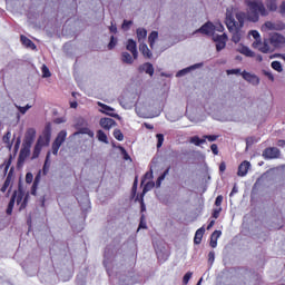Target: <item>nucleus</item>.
Instances as JSON below:
<instances>
[{"mask_svg": "<svg viewBox=\"0 0 285 285\" xmlns=\"http://www.w3.org/2000/svg\"><path fill=\"white\" fill-rule=\"evenodd\" d=\"M236 19L237 20H235V16H233V12H230V10H227L225 18L227 30L232 32V41L234 43H239V41H242V28H244L246 13L242 11L237 12Z\"/></svg>", "mask_w": 285, "mask_h": 285, "instance_id": "f257e3e1", "label": "nucleus"}, {"mask_svg": "<svg viewBox=\"0 0 285 285\" xmlns=\"http://www.w3.org/2000/svg\"><path fill=\"white\" fill-rule=\"evenodd\" d=\"M245 3L248 8L247 19L248 21H253V23H257L261 17H268V10L264 6V1L262 0H245Z\"/></svg>", "mask_w": 285, "mask_h": 285, "instance_id": "f03ea898", "label": "nucleus"}, {"mask_svg": "<svg viewBox=\"0 0 285 285\" xmlns=\"http://www.w3.org/2000/svg\"><path fill=\"white\" fill-rule=\"evenodd\" d=\"M30 199V194H26L23 191V187L19 186L18 190H14L11 199L7 207V215H12V210H14V203L17 202V205L20 206L19 210H24V208L28 207V202Z\"/></svg>", "mask_w": 285, "mask_h": 285, "instance_id": "7ed1b4c3", "label": "nucleus"}, {"mask_svg": "<svg viewBox=\"0 0 285 285\" xmlns=\"http://www.w3.org/2000/svg\"><path fill=\"white\" fill-rule=\"evenodd\" d=\"M30 199V194H26L23 191V187L19 186L18 190H14L11 199L7 207V215H12V210H14V203L17 202V205L20 206L19 210H24V208L28 207V202Z\"/></svg>", "mask_w": 285, "mask_h": 285, "instance_id": "20e7f679", "label": "nucleus"}, {"mask_svg": "<svg viewBox=\"0 0 285 285\" xmlns=\"http://www.w3.org/2000/svg\"><path fill=\"white\" fill-rule=\"evenodd\" d=\"M52 137V125L48 122L42 131V135L38 138L37 144L40 146H49Z\"/></svg>", "mask_w": 285, "mask_h": 285, "instance_id": "39448f33", "label": "nucleus"}, {"mask_svg": "<svg viewBox=\"0 0 285 285\" xmlns=\"http://www.w3.org/2000/svg\"><path fill=\"white\" fill-rule=\"evenodd\" d=\"M67 137H68V131L61 130L60 132H58L51 146L52 155H59V149L63 145V141H66Z\"/></svg>", "mask_w": 285, "mask_h": 285, "instance_id": "423d86ee", "label": "nucleus"}, {"mask_svg": "<svg viewBox=\"0 0 285 285\" xmlns=\"http://www.w3.org/2000/svg\"><path fill=\"white\" fill-rule=\"evenodd\" d=\"M269 43L273 48H284L285 37L281 33L274 32L269 35Z\"/></svg>", "mask_w": 285, "mask_h": 285, "instance_id": "0eeeda50", "label": "nucleus"}, {"mask_svg": "<svg viewBox=\"0 0 285 285\" xmlns=\"http://www.w3.org/2000/svg\"><path fill=\"white\" fill-rule=\"evenodd\" d=\"M213 39L216 43L217 52H222V50L226 48V41H228V36L226 33L217 35V36H214Z\"/></svg>", "mask_w": 285, "mask_h": 285, "instance_id": "6e6552de", "label": "nucleus"}, {"mask_svg": "<svg viewBox=\"0 0 285 285\" xmlns=\"http://www.w3.org/2000/svg\"><path fill=\"white\" fill-rule=\"evenodd\" d=\"M282 153L279 149H277V147H268L263 151L264 159H279Z\"/></svg>", "mask_w": 285, "mask_h": 285, "instance_id": "1a4fd4ad", "label": "nucleus"}, {"mask_svg": "<svg viewBox=\"0 0 285 285\" xmlns=\"http://www.w3.org/2000/svg\"><path fill=\"white\" fill-rule=\"evenodd\" d=\"M97 105L99 106L100 112H102L104 115H108L109 117H114V119H119V115L115 112V108L98 101Z\"/></svg>", "mask_w": 285, "mask_h": 285, "instance_id": "9d476101", "label": "nucleus"}, {"mask_svg": "<svg viewBox=\"0 0 285 285\" xmlns=\"http://www.w3.org/2000/svg\"><path fill=\"white\" fill-rule=\"evenodd\" d=\"M196 32H199L200 35H207L210 37V35H215V24L213 22L208 21L205 24H203Z\"/></svg>", "mask_w": 285, "mask_h": 285, "instance_id": "9b49d317", "label": "nucleus"}, {"mask_svg": "<svg viewBox=\"0 0 285 285\" xmlns=\"http://www.w3.org/2000/svg\"><path fill=\"white\" fill-rule=\"evenodd\" d=\"M252 46L253 48H255L256 50H259V52H263L264 55L271 52V46L266 41L264 42H262V40L254 41Z\"/></svg>", "mask_w": 285, "mask_h": 285, "instance_id": "f8f14e48", "label": "nucleus"}, {"mask_svg": "<svg viewBox=\"0 0 285 285\" xmlns=\"http://www.w3.org/2000/svg\"><path fill=\"white\" fill-rule=\"evenodd\" d=\"M240 75L245 81H248V83H253V86H259V77L248 71H243Z\"/></svg>", "mask_w": 285, "mask_h": 285, "instance_id": "ddd939ff", "label": "nucleus"}, {"mask_svg": "<svg viewBox=\"0 0 285 285\" xmlns=\"http://www.w3.org/2000/svg\"><path fill=\"white\" fill-rule=\"evenodd\" d=\"M248 170H250V161L244 160L238 166V171H237L238 177H246V175H248Z\"/></svg>", "mask_w": 285, "mask_h": 285, "instance_id": "4468645a", "label": "nucleus"}, {"mask_svg": "<svg viewBox=\"0 0 285 285\" xmlns=\"http://www.w3.org/2000/svg\"><path fill=\"white\" fill-rule=\"evenodd\" d=\"M35 137H37V130H35V128H29L24 135V144L28 147L32 146V141H35Z\"/></svg>", "mask_w": 285, "mask_h": 285, "instance_id": "2eb2a0df", "label": "nucleus"}, {"mask_svg": "<svg viewBox=\"0 0 285 285\" xmlns=\"http://www.w3.org/2000/svg\"><path fill=\"white\" fill-rule=\"evenodd\" d=\"M126 48L129 52H131L134 59H137V57H139V52L137 51V41H135L134 39H128Z\"/></svg>", "mask_w": 285, "mask_h": 285, "instance_id": "dca6fc26", "label": "nucleus"}, {"mask_svg": "<svg viewBox=\"0 0 285 285\" xmlns=\"http://www.w3.org/2000/svg\"><path fill=\"white\" fill-rule=\"evenodd\" d=\"M139 72H146V75H149V77H153L155 75V67H153V63L145 62L138 68Z\"/></svg>", "mask_w": 285, "mask_h": 285, "instance_id": "f3484780", "label": "nucleus"}, {"mask_svg": "<svg viewBox=\"0 0 285 285\" xmlns=\"http://www.w3.org/2000/svg\"><path fill=\"white\" fill-rule=\"evenodd\" d=\"M117 122L112 118H101L100 119V126L104 128V130H110L112 126H115Z\"/></svg>", "mask_w": 285, "mask_h": 285, "instance_id": "a211bd4d", "label": "nucleus"}, {"mask_svg": "<svg viewBox=\"0 0 285 285\" xmlns=\"http://www.w3.org/2000/svg\"><path fill=\"white\" fill-rule=\"evenodd\" d=\"M139 51L141 52L142 57H145V59H153V51H150L148 45L140 42Z\"/></svg>", "mask_w": 285, "mask_h": 285, "instance_id": "6ab92c4d", "label": "nucleus"}, {"mask_svg": "<svg viewBox=\"0 0 285 285\" xmlns=\"http://www.w3.org/2000/svg\"><path fill=\"white\" fill-rule=\"evenodd\" d=\"M206 233V228L200 227L196 230L194 237V244L199 245L202 244V239H204V234Z\"/></svg>", "mask_w": 285, "mask_h": 285, "instance_id": "aec40b11", "label": "nucleus"}, {"mask_svg": "<svg viewBox=\"0 0 285 285\" xmlns=\"http://www.w3.org/2000/svg\"><path fill=\"white\" fill-rule=\"evenodd\" d=\"M30 156V147H24L20 150L18 164H21L22 161H26V158Z\"/></svg>", "mask_w": 285, "mask_h": 285, "instance_id": "412c9836", "label": "nucleus"}, {"mask_svg": "<svg viewBox=\"0 0 285 285\" xmlns=\"http://www.w3.org/2000/svg\"><path fill=\"white\" fill-rule=\"evenodd\" d=\"M202 65L199 63H196V65H193L190 67H187L183 70H179L177 73H176V77H184L185 75H188V72H190V70H195L196 68H200Z\"/></svg>", "mask_w": 285, "mask_h": 285, "instance_id": "4be33fe9", "label": "nucleus"}, {"mask_svg": "<svg viewBox=\"0 0 285 285\" xmlns=\"http://www.w3.org/2000/svg\"><path fill=\"white\" fill-rule=\"evenodd\" d=\"M12 170H13V168L10 169V171H9V174H8L6 180H4V183H3V185L0 189L1 193H6V190H8V188L10 187V184L12 181Z\"/></svg>", "mask_w": 285, "mask_h": 285, "instance_id": "5701e85b", "label": "nucleus"}, {"mask_svg": "<svg viewBox=\"0 0 285 285\" xmlns=\"http://www.w3.org/2000/svg\"><path fill=\"white\" fill-rule=\"evenodd\" d=\"M137 39L138 42L141 43L147 37H148V31L145 28H138L136 30Z\"/></svg>", "mask_w": 285, "mask_h": 285, "instance_id": "b1692460", "label": "nucleus"}, {"mask_svg": "<svg viewBox=\"0 0 285 285\" xmlns=\"http://www.w3.org/2000/svg\"><path fill=\"white\" fill-rule=\"evenodd\" d=\"M20 41L22 46H24L26 48H32V49L37 48V46H35V42H32V40H30L26 36H20Z\"/></svg>", "mask_w": 285, "mask_h": 285, "instance_id": "393cba45", "label": "nucleus"}, {"mask_svg": "<svg viewBox=\"0 0 285 285\" xmlns=\"http://www.w3.org/2000/svg\"><path fill=\"white\" fill-rule=\"evenodd\" d=\"M156 39H159V32L151 31L150 35L148 36V43L151 49L155 48Z\"/></svg>", "mask_w": 285, "mask_h": 285, "instance_id": "a878e982", "label": "nucleus"}, {"mask_svg": "<svg viewBox=\"0 0 285 285\" xmlns=\"http://www.w3.org/2000/svg\"><path fill=\"white\" fill-rule=\"evenodd\" d=\"M75 136L77 135H88V137H95V132L90 130L88 127H82L78 131L73 134Z\"/></svg>", "mask_w": 285, "mask_h": 285, "instance_id": "bb28decb", "label": "nucleus"}, {"mask_svg": "<svg viewBox=\"0 0 285 285\" xmlns=\"http://www.w3.org/2000/svg\"><path fill=\"white\" fill-rule=\"evenodd\" d=\"M238 52H240V55H244L245 57H255V52L246 46L240 47L238 49Z\"/></svg>", "mask_w": 285, "mask_h": 285, "instance_id": "cd10ccee", "label": "nucleus"}, {"mask_svg": "<svg viewBox=\"0 0 285 285\" xmlns=\"http://www.w3.org/2000/svg\"><path fill=\"white\" fill-rule=\"evenodd\" d=\"M11 137H12V132L10 131H7L6 135L2 137L3 144L7 145V148L9 150H12V142L10 141Z\"/></svg>", "mask_w": 285, "mask_h": 285, "instance_id": "c85d7f7f", "label": "nucleus"}, {"mask_svg": "<svg viewBox=\"0 0 285 285\" xmlns=\"http://www.w3.org/2000/svg\"><path fill=\"white\" fill-rule=\"evenodd\" d=\"M265 6L269 10V12L277 11V0H266Z\"/></svg>", "mask_w": 285, "mask_h": 285, "instance_id": "c756f323", "label": "nucleus"}, {"mask_svg": "<svg viewBox=\"0 0 285 285\" xmlns=\"http://www.w3.org/2000/svg\"><path fill=\"white\" fill-rule=\"evenodd\" d=\"M121 61H122V63L132 65L135 59L132 58V56H130V53L125 51L121 53Z\"/></svg>", "mask_w": 285, "mask_h": 285, "instance_id": "7c9ffc66", "label": "nucleus"}, {"mask_svg": "<svg viewBox=\"0 0 285 285\" xmlns=\"http://www.w3.org/2000/svg\"><path fill=\"white\" fill-rule=\"evenodd\" d=\"M97 138L98 141H102V144H108V136L106 135V132H104V130L99 129L97 131Z\"/></svg>", "mask_w": 285, "mask_h": 285, "instance_id": "2f4dec72", "label": "nucleus"}, {"mask_svg": "<svg viewBox=\"0 0 285 285\" xmlns=\"http://www.w3.org/2000/svg\"><path fill=\"white\" fill-rule=\"evenodd\" d=\"M271 67L273 70H276V72H284V67H282V62L275 60L272 62Z\"/></svg>", "mask_w": 285, "mask_h": 285, "instance_id": "473e14b6", "label": "nucleus"}, {"mask_svg": "<svg viewBox=\"0 0 285 285\" xmlns=\"http://www.w3.org/2000/svg\"><path fill=\"white\" fill-rule=\"evenodd\" d=\"M42 148H43V146L39 145L38 142L36 144V146L33 148V154H32L33 159H37V157H39V155H41Z\"/></svg>", "mask_w": 285, "mask_h": 285, "instance_id": "72a5a7b5", "label": "nucleus"}, {"mask_svg": "<svg viewBox=\"0 0 285 285\" xmlns=\"http://www.w3.org/2000/svg\"><path fill=\"white\" fill-rule=\"evenodd\" d=\"M114 137L117 141H124V132H121V129H115Z\"/></svg>", "mask_w": 285, "mask_h": 285, "instance_id": "f704fd0d", "label": "nucleus"}, {"mask_svg": "<svg viewBox=\"0 0 285 285\" xmlns=\"http://www.w3.org/2000/svg\"><path fill=\"white\" fill-rule=\"evenodd\" d=\"M141 228H144V229L148 228V225L146 224V215H144V214L140 216V223L138 226V230H141Z\"/></svg>", "mask_w": 285, "mask_h": 285, "instance_id": "c9c22d12", "label": "nucleus"}, {"mask_svg": "<svg viewBox=\"0 0 285 285\" xmlns=\"http://www.w3.org/2000/svg\"><path fill=\"white\" fill-rule=\"evenodd\" d=\"M48 159H50V154H48L46 157V161L42 168L43 175H48V171L50 170V165H48Z\"/></svg>", "mask_w": 285, "mask_h": 285, "instance_id": "e433bc0d", "label": "nucleus"}, {"mask_svg": "<svg viewBox=\"0 0 285 285\" xmlns=\"http://www.w3.org/2000/svg\"><path fill=\"white\" fill-rule=\"evenodd\" d=\"M116 46H117V38H115V36H111L107 48L108 50H112Z\"/></svg>", "mask_w": 285, "mask_h": 285, "instance_id": "4c0bfd02", "label": "nucleus"}, {"mask_svg": "<svg viewBox=\"0 0 285 285\" xmlns=\"http://www.w3.org/2000/svg\"><path fill=\"white\" fill-rule=\"evenodd\" d=\"M41 70H42V77L48 78L52 76V73L50 72V69L46 65L42 66Z\"/></svg>", "mask_w": 285, "mask_h": 285, "instance_id": "58836bf2", "label": "nucleus"}, {"mask_svg": "<svg viewBox=\"0 0 285 285\" xmlns=\"http://www.w3.org/2000/svg\"><path fill=\"white\" fill-rule=\"evenodd\" d=\"M156 139H157V148H161V146H164V134H157Z\"/></svg>", "mask_w": 285, "mask_h": 285, "instance_id": "ea45409f", "label": "nucleus"}, {"mask_svg": "<svg viewBox=\"0 0 285 285\" xmlns=\"http://www.w3.org/2000/svg\"><path fill=\"white\" fill-rule=\"evenodd\" d=\"M193 277V272H187L183 277V284L187 285L188 282H190V278Z\"/></svg>", "mask_w": 285, "mask_h": 285, "instance_id": "a19ab883", "label": "nucleus"}, {"mask_svg": "<svg viewBox=\"0 0 285 285\" xmlns=\"http://www.w3.org/2000/svg\"><path fill=\"white\" fill-rule=\"evenodd\" d=\"M249 35L253 36V38L255 39V41H262V36L259 35V31H257V30H252V31H249Z\"/></svg>", "mask_w": 285, "mask_h": 285, "instance_id": "79ce46f5", "label": "nucleus"}, {"mask_svg": "<svg viewBox=\"0 0 285 285\" xmlns=\"http://www.w3.org/2000/svg\"><path fill=\"white\" fill-rule=\"evenodd\" d=\"M132 26V20H124L122 22V30H130V27Z\"/></svg>", "mask_w": 285, "mask_h": 285, "instance_id": "37998d69", "label": "nucleus"}, {"mask_svg": "<svg viewBox=\"0 0 285 285\" xmlns=\"http://www.w3.org/2000/svg\"><path fill=\"white\" fill-rule=\"evenodd\" d=\"M263 75L269 79V81H275V76L272 71L263 70Z\"/></svg>", "mask_w": 285, "mask_h": 285, "instance_id": "c03bdc74", "label": "nucleus"}, {"mask_svg": "<svg viewBox=\"0 0 285 285\" xmlns=\"http://www.w3.org/2000/svg\"><path fill=\"white\" fill-rule=\"evenodd\" d=\"M17 108H18L19 112H21V115H26V112H28V110H30V108H32V106H30V105H27L24 107L19 106Z\"/></svg>", "mask_w": 285, "mask_h": 285, "instance_id": "a18cd8bd", "label": "nucleus"}, {"mask_svg": "<svg viewBox=\"0 0 285 285\" xmlns=\"http://www.w3.org/2000/svg\"><path fill=\"white\" fill-rule=\"evenodd\" d=\"M120 153H121V155H122L125 161L130 160V155H128V151H126V148L120 147Z\"/></svg>", "mask_w": 285, "mask_h": 285, "instance_id": "49530a36", "label": "nucleus"}, {"mask_svg": "<svg viewBox=\"0 0 285 285\" xmlns=\"http://www.w3.org/2000/svg\"><path fill=\"white\" fill-rule=\"evenodd\" d=\"M138 184H139V180H138V178L136 176V178L134 180V184H132V187H131V193H132L134 196L137 195V185Z\"/></svg>", "mask_w": 285, "mask_h": 285, "instance_id": "de8ad7c7", "label": "nucleus"}, {"mask_svg": "<svg viewBox=\"0 0 285 285\" xmlns=\"http://www.w3.org/2000/svg\"><path fill=\"white\" fill-rule=\"evenodd\" d=\"M220 213H222V207H218V208L213 210L212 217H214V219H219V214Z\"/></svg>", "mask_w": 285, "mask_h": 285, "instance_id": "09e8293b", "label": "nucleus"}, {"mask_svg": "<svg viewBox=\"0 0 285 285\" xmlns=\"http://www.w3.org/2000/svg\"><path fill=\"white\" fill-rule=\"evenodd\" d=\"M204 139H208L209 141H217V139H219V136H217V135H205Z\"/></svg>", "mask_w": 285, "mask_h": 285, "instance_id": "8fccbe9b", "label": "nucleus"}, {"mask_svg": "<svg viewBox=\"0 0 285 285\" xmlns=\"http://www.w3.org/2000/svg\"><path fill=\"white\" fill-rule=\"evenodd\" d=\"M223 202H224V196L218 195L215 200V206L217 207L222 206Z\"/></svg>", "mask_w": 285, "mask_h": 285, "instance_id": "3c124183", "label": "nucleus"}, {"mask_svg": "<svg viewBox=\"0 0 285 285\" xmlns=\"http://www.w3.org/2000/svg\"><path fill=\"white\" fill-rule=\"evenodd\" d=\"M226 72L227 75H242V69H229Z\"/></svg>", "mask_w": 285, "mask_h": 285, "instance_id": "603ef678", "label": "nucleus"}, {"mask_svg": "<svg viewBox=\"0 0 285 285\" xmlns=\"http://www.w3.org/2000/svg\"><path fill=\"white\" fill-rule=\"evenodd\" d=\"M153 186H155V184L147 183L144 186L142 194L146 195V193H148V190H150V188H153Z\"/></svg>", "mask_w": 285, "mask_h": 285, "instance_id": "864d4df0", "label": "nucleus"}, {"mask_svg": "<svg viewBox=\"0 0 285 285\" xmlns=\"http://www.w3.org/2000/svg\"><path fill=\"white\" fill-rule=\"evenodd\" d=\"M210 150H212L213 155H219V148L217 147V144H213L210 146Z\"/></svg>", "mask_w": 285, "mask_h": 285, "instance_id": "5fc2aeb1", "label": "nucleus"}, {"mask_svg": "<svg viewBox=\"0 0 285 285\" xmlns=\"http://www.w3.org/2000/svg\"><path fill=\"white\" fill-rule=\"evenodd\" d=\"M189 141L194 144V146H199V136L191 137Z\"/></svg>", "mask_w": 285, "mask_h": 285, "instance_id": "6e6d98bb", "label": "nucleus"}, {"mask_svg": "<svg viewBox=\"0 0 285 285\" xmlns=\"http://www.w3.org/2000/svg\"><path fill=\"white\" fill-rule=\"evenodd\" d=\"M33 179H35V176L32 175V173L26 174V183L27 184H30Z\"/></svg>", "mask_w": 285, "mask_h": 285, "instance_id": "4d7b16f0", "label": "nucleus"}, {"mask_svg": "<svg viewBox=\"0 0 285 285\" xmlns=\"http://www.w3.org/2000/svg\"><path fill=\"white\" fill-rule=\"evenodd\" d=\"M217 239H218V238H213V236H210L209 246H210L212 248H217Z\"/></svg>", "mask_w": 285, "mask_h": 285, "instance_id": "13d9d810", "label": "nucleus"}, {"mask_svg": "<svg viewBox=\"0 0 285 285\" xmlns=\"http://www.w3.org/2000/svg\"><path fill=\"white\" fill-rule=\"evenodd\" d=\"M212 238L219 239L222 237V230H215L212 236Z\"/></svg>", "mask_w": 285, "mask_h": 285, "instance_id": "bf43d9fd", "label": "nucleus"}, {"mask_svg": "<svg viewBox=\"0 0 285 285\" xmlns=\"http://www.w3.org/2000/svg\"><path fill=\"white\" fill-rule=\"evenodd\" d=\"M41 181V171H39L36 177H35V180H33V184L38 185L40 184Z\"/></svg>", "mask_w": 285, "mask_h": 285, "instance_id": "052dcab7", "label": "nucleus"}, {"mask_svg": "<svg viewBox=\"0 0 285 285\" xmlns=\"http://www.w3.org/2000/svg\"><path fill=\"white\" fill-rule=\"evenodd\" d=\"M208 262H209V264H213V262H215V252H209Z\"/></svg>", "mask_w": 285, "mask_h": 285, "instance_id": "680f3d73", "label": "nucleus"}, {"mask_svg": "<svg viewBox=\"0 0 285 285\" xmlns=\"http://www.w3.org/2000/svg\"><path fill=\"white\" fill-rule=\"evenodd\" d=\"M266 28H268V30H277V28L275 27V23L273 22H265Z\"/></svg>", "mask_w": 285, "mask_h": 285, "instance_id": "e2e57ef3", "label": "nucleus"}, {"mask_svg": "<svg viewBox=\"0 0 285 285\" xmlns=\"http://www.w3.org/2000/svg\"><path fill=\"white\" fill-rule=\"evenodd\" d=\"M4 166H7V168H10V166H12V155H10L9 158L4 161Z\"/></svg>", "mask_w": 285, "mask_h": 285, "instance_id": "0e129e2a", "label": "nucleus"}, {"mask_svg": "<svg viewBox=\"0 0 285 285\" xmlns=\"http://www.w3.org/2000/svg\"><path fill=\"white\" fill-rule=\"evenodd\" d=\"M39 188V185H37V184H32V186H31V195H37V189Z\"/></svg>", "mask_w": 285, "mask_h": 285, "instance_id": "69168bd1", "label": "nucleus"}, {"mask_svg": "<svg viewBox=\"0 0 285 285\" xmlns=\"http://www.w3.org/2000/svg\"><path fill=\"white\" fill-rule=\"evenodd\" d=\"M215 30H216L217 32H224V24H223V23L216 24V26H215Z\"/></svg>", "mask_w": 285, "mask_h": 285, "instance_id": "338daca9", "label": "nucleus"}, {"mask_svg": "<svg viewBox=\"0 0 285 285\" xmlns=\"http://www.w3.org/2000/svg\"><path fill=\"white\" fill-rule=\"evenodd\" d=\"M279 10H281V14H285V1L282 2Z\"/></svg>", "mask_w": 285, "mask_h": 285, "instance_id": "774afa93", "label": "nucleus"}]
</instances>
